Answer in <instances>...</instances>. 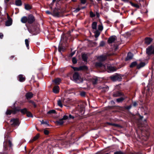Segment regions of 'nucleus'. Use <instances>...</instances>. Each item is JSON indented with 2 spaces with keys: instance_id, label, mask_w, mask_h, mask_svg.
<instances>
[{
  "instance_id": "4be33fe9",
  "label": "nucleus",
  "mask_w": 154,
  "mask_h": 154,
  "mask_svg": "<svg viewBox=\"0 0 154 154\" xmlns=\"http://www.w3.org/2000/svg\"><path fill=\"white\" fill-rule=\"evenodd\" d=\"M82 57L83 60L84 62H87L88 58L87 54H82Z\"/></svg>"
},
{
  "instance_id": "b1692460",
  "label": "nucleus",
  "mask_w": 154,
  "mask_h": 154,
  "mask_svg": "<svg viewBox=\"0 0 154 154\" xmlns=\"http://www.w3.org/2000/svg\"><path fill=\"white\" fill-rule=\"evenodd\" d=\"M97 23L96 22H93L92 24V28L93 29H97Z\"/></svg>"
},
{
  "instance_id": "864d4df0",
  "label": "nucleus",
  "mask_w": 154,
  "mask_h": 154,
  "mask_svg": "<svg viewBox=\"0 0 154 154\" xmlns=\"http://www.w3.org/2000/svg\"><path fill=\"white\" fill-rule=\"evenodd\" d=\"M131 105H129L128 106H126V108L128 110H129L131 108Z\"/></svg>"
},
{
  "instance_id": "39448f33",
  "label": "nucleus",
  "mask_w": 154,
  "mask_h": 154,
  "mask_svg": "<svg viewBox=\"0 0 154 154\" xmlns=\"http://www.w3.org/2000/svg\"><path fill=\"white\" fill-rule=\"evenodd\" d=\"M95 66L99 68L103 71L106 70V65H103L101 62L96 63Z\"/></svg>"
},
{
  "instance_id": "09e8293b",
  "label": "nucleus",
  "mask_w": 154,
  "mask_h": 154,
  "mask_svg": "<svg viewBox=\"0 0 154 154\" xmlns=\"http://www.w3.org/2000/svg\"><path fill=\"white\" fill-rule=\"evenodd\" d=\"M81 9L79 8H77L74 10V12L76 13L77 12L79 11Z\"/></svg>"
},
{
  "instance_id": "680f3d73",
  "label": "nucleus",
  "mask_w": 154,
  "mask_h": 154,
  "mask_svg": "<svg viewBox=\"0 0 154 154\" xmlns=\"http://www.w3.org/2000/svg\"><path fill=\"white\" fill-rule=\"evenodd\" d=\"M10 0H5V3H7Z\"/></svg>"
},
{
  "instance_id": "774afa93",
  "label": "nucleus",
  "mask_w": 154,
  "mask_h": 154,
  "mask_svg": "<svg viewBox=\"0 0 154 154\" xmlns=\"http://www.w3.org/2000/svg\"><path fill=\"white\" fill-rule=\"evenodd\" d=\"M96 1L97 2H99V1H101V0H96Z\"/></svg>"
},
{
  "instance_id": "f8f14e48",
  "label": "nucleus",
  "mask_w": 154,
  "mask_h": 154,
  "mask_svg": "<svg viewBox=\"0 0 154 154\" xmlns=\"http://www.w3.org/2000/svg\"><path fill=\"white\" fill-rule=\"evenodd\" d=\"M25 96L27 99H29L33 97V94L32 92H29L26 94Z\"/></svg>"
},
{
  "instance_id": "423d86ee",
  "label": "nucleus",
  "mask_w": 154,
  "mask_h": 154,
  "mask_svg": "<svg viewBox=\"0 0 154 154\" xmlns=\"http://www.w3.org/2000/svg\"><path fill=\"white\" fill-rule=\"evenodd\" d=\"M106 65V69L108 72H113L116 70V68L114 67H112L110 65Z\"/></svg>"
},
{
  "instance_id": "338daca9",
  "label": "nucleus",
  "mask_w": 154,
  "mask_h": 154,
  "mask_svg": "<svg viewBox=\"0 0 154 154\" xmlns=\"http://www.w3.org/2000/svg\"><path fill=\"white\" fill-rule=\"evenodd\" d=\"M105 0L106 1H112V0Z\"/></svg>"
},
{
  "instance_id": "79ce46f5",
  "label": "nucleus",
  "mask_w": 154,
  "mask_h": 154,
  "mask_svg": "<svg viewBox=\"0 0 154 154\" xmlns=\"http://www.w3.org/2000/svg\"><path fill=\"white\" fill-rule=\"evenodd\" d=\"M90 17H94L95 16V15L92 11L90 12Z\"/></svg>"
},
{
  "instance_id": "aec40b11",
  "label": "nucleus",
  "mask_w": 154,
  "mask_h": 154,
  "mask_svg": "<svg viewBox=\"0 0 154 154\" xmlns=\"http://www.w3.org/2000/svg\"><path fill=\"white\" fill-rule=\"evenodd\" d=\"M18 77L19 78V81L21 82H23L25 80V78L24 77H23L22 75H20Z\"/></svg>"
},
{
  "instance_id": "393cba45",
  "label": "nucleus",
  "mask_w": 154,
  "mask_h": 154,
  "mask_svg": "<svg viewBox=\"0 0 154 154\" xmlns=\"http://www.w3.org/2000/svg\"><path fill=\"white\" fill-rule=\"evenodd\" d=\"M15 5L18 6H20L22 5V2L20 0H17L15 1Z\"/></svg>"
},
{
  "instance_id": "6e6d98bb",
  "label": "nucleus",
  "mask_w": 154,
  "mask_h": 154,
  "mask_svg": "<svg viewBox=\"0 0 154 154\" xmlns=\"http://www.w3.org/2000/svg\"><path fill=\"white\" fill-rule=\"evenodd\" d=\"M70 119H73L74 118V117L73 116H72L71 115H69V117Z\"/></svg>"
},
{
  "instance_id": "7ed1b4c3",
  "label": "nucleus",
  "mask_w": 154,
  "mask_h": 154,
  "mask_svg": "<svg viewBox=\"0 0 154 154\" xmlns=\"http://www.w3.org/2000/svg\"><path fill=\"white\" fill-rule=\"evenodd\" d=\"M11 125L13 127L18 126L20 124L19 120L17 119H13L10 120Z\"/></svg>"
},
{
  "instance_id": "412c9836",
  "label": "nucleus",
  "mask_w": 154,
  "mask_h": 154,
  "mask_svg": "<svg viewBox=\"0 0 154 154\" xmlns=\"http://www.w3.org/2000/svg\"><path fill=\"white\" fill-rule=\"evenodd\" d=\"M56 123L59 125H63L64 123V122L62 119H61L58 121L56 122Z\"/></svg>"
},
{
  "instance_id": "2eb2a0df",
  "label": "nucleus",
  "mask_w": 154,
  "mask_h": 154,
  "mask_svg": "<svg viewBox=\"0 0 154 154\" xmlns=\"http://www.w3.org/2000/svg\"><path fill=\"white\" fill-rule=\"evenodd\" d=\"M59 87L58 86H54L53 89V92L57 94L59 92Z\"/></svg>"
},
{
  "instance_id": "cd10ccee",
  "label": "nucleus",
  "mask_w": 154,
  "mask_h": 154,
  "mask_svg": "<svg viewBox=\"0 0 154 154\" xmlns=\"http://www.w3.org/2000/svg\"><path fill=\"white\" fill-rule=\"evenodd\" d=\"M125 99V98L123 97L118 98L116 99V101L118 103H120L122 102Z\"/></svg>"
},
{
  "instance_id": "5701e85b",
  "label": "nucleus",
  "mask_w": 154,
  "mask_h": 154,
  "mask_svg": "<svg viewBox=\"0 0 154 154\" xmlns=\"http://www.w3.org/2000/svg\"><path fill=\"white\" fill-rule=\"evenodd\" d=\"M122 95V94L119 92H115L113 94V96L114 97H118Z\"/></svg>"
},
{
  "instance_id": "13d9d810",
  "label": "nucleus",
  "mask_w": 154,
  "mask_h": 154,
  "mask_svg": "<svg viewBox=\"0 0 154 154\" xmlns=\"http://www.w3.org/2000/svg\"><path fill=\"white\" fill-rule=\"evenodd\" d=\"M75 54V52L73 51L71 53V54H70V56L71 57H72V56H73Z\"/></svg>"
},
{
  "instance_id": "e2e57ef3",
  "label": "nucleus",
  "mask_w": 154,
  "mask_h": 154,
  "mask_svg": "<svg viewBox=\"0 0 154 154\" xmlns=\"http://www.w3.org/2000/svg\"><path fill=\"white\" fill-rule=\"evenodd\" d=\"M85 8H86V7L84 6V7H82L80 9H84Z\"/></svg>"
},
{
  "instance_id": "1a4fd4ad",
  "label": "nucleus",
  "mask_w": 154,
  "mask_h": 154,
  "mask_svg": "<svg viewBox=\"0 0 154 154\" xmlns=\"http://www.w3.org/2000/svg\"><path fill=\"white\" fill-rule=\"evenodd\" d=\"M52 15L55 17H59V13L56 8H55L53 11Z\"/></svg>"
},
{
  "instance_id": "c03bdc74",
  "label": "nucleus",
  "mask_w": 154,
  "mask_h": 154,
  "mask_svg": "<svg viewBox=\"0 0 154 154\" xmlns=\"http://www.w3.org/2000/svg\"><path fill=\"white\" fill-rule=\"evenodd\" d=\"M29 32L30 33H34V35H35V28H32L31 29V31H30L29 30Z\"/></svg>"
},
{
  "instance_id": "7c9ffc66",
  "label": "nucleus",
  "mask_w": 154,
  "mask_h": 154,
  "mask_svg": "<svg viewBox=\"0 0 154 154\" xmlns=\"http://www.w3.org/2000/svg\"><path fill=\"white\" fill-rule=\"evenodd\" d=\"M13 113V112L12 110H7L5 114L7 115H10L11 113Z\"/></svg>"
},
{
  "instance_id": "de8ad7c7",
  "label": "nucleus",
  "mask_w": 154,
  "mask_h": 154,
  "mask_svg": "<svg viewBox=\"0 0 154 154\" xmlns=\"http://www.w3.org/2000/svg\"><path fill=\"white\" fill-rule=\"evenodd\" d=\"M68 118V117L67 116L65 115L63 116V118L62 119L63 120H66Z\"/></svg>"
},
{
  "instance_id": "8fccbe9b",
  "label": "nucleus",
  "mask_w": 154,
  "mask_h": 154,
  "mask_svg": "<svg viewBox=\"0 0 154 154\" xmlns=\"http://www.w3.org/2000/svg\"><path fill=\"white\" fill-rule=\"evenodd\" d=\"M48 123H49V122L48 121H44V122L42 123H43V124L46 125L48 126L49 125H48Z\"/></svg>"
},
{
  "instance_id": "4d7b16f0",
  "label": "nucleus",
  "mask_w": 154,
  "mask_h": 154,
  "mask_svg": "<svg viewBox=\"0 0 154 154\" xmlns=\"http://www.w3.org/2000/svg\"><path fill=\"white\" fill-rule=\"evenodd\" d=\"M134 6L137 8H139V5L137 4H135L134 5Z\"/></svg>"
},
{
  "instance_id": "3c124183",
  "label": "nucleus",
  "mask_w": 154,
  "mask_h": 154,
  "mask_svg": "<svg viewBox=\"0 0 154 154\" xmlns=\"http://www.w3.org/2000/svg\"><path fill=\"white\" fill-rule=\"evenodd\" d=\"M81 2L83 4H85L86 2V0H81Z\"/></svg>"
},
{
  "instance_id": "4468645a",
  "label": "nucleus",
  "mask_w": 154,
  "mask_h": 154,
  "mask_svg": "<svg viewBox=\"0 0 154 154\" xmlns=\"http://www.w3.org/2000/svg\"><path fill=\"white\" fill-rule=\"evenodd\" d=\"M133 54L131 52H129L128 54L127 57L125 59L127 61L132 59L133 57Z\"/></svg>"
},
{
  "instance_id": "20e7f679",
  "label": "nucleus",
  "mask_w": 154,
  "mask_h": 154,
  "mask_svg": "<svg viewBox=\"0 0 154 154\" xmlns=\"http://www.w3.org/2000/svg\"><path fill=\"white\" fill-rule=\"evenodd\" d=\"M8 144L9 147L11 148L13 145L11 142L10 140H9L8 141L6 139L3 143L4 149L5 150H6Z\"/></svg>"
},
{
  "instance_id": "58836bf2",
  "label": "nucleus",
  "mask_w": 154,
  "mask_h": 154,
  "mask_svg": "<svg viewBox=\"0 0 154 154\" xmlns=\"http://www.w3.org/2000/svg\"><path fill=\"white\" fill-rule=\"evenodd\" d=\"M105 44V43L103 41H102L100 42L99 46H100L103 47L104 45Z\"/></svg>"
},
{
  "instance_id": "ddd939ff",
  "label": "nucleus",
  "mask_w": 154,
  "mask_h": 154,
  "mask_svg": "<svg viewBox=\"0 0 154 154\" xmlns=\"http://www.w3.org/2000/svg\"><path fill=\"white\" fill-rule=\"evenodd\" d=\"M106 55H101L99 56L97 58L100 61H103L106 60Z\"/></svg>"
},
{
  "instance_id": "f257e3e1",
  "label": "nucleus",
  "mask_w": 154,
  "mask_h": 154,
  "mask_svg": "<svg viewBox=\"0 0 154 154\" xmlns=\"http://www.w3.org/2000/svg\"><path fill=\"white\" fill-rule=\"evenodd\" d=\"M67 41V38L64 35H63L61 36V40L58 46V50L62 54L61 52L64 51V48L63 45V43H65Z\"/></svg>"
},
{
  "instance_id": "2f4dec72",
  "label": "nucleus",
  "mask_w": 154,
  "mask_h": 154,
  "mask_svg": "<svg viewBox=\"0 0 154 154\" xmlns=\"http://www.w3.org/2000/svg\"><path fill=\"white\" fill-rule=\"evenodd\" d=\"M25 8L26 10H29L31 8V7L29 5H25Z\"/></svg>"
},
{
  "instance_id": "9d476101",
  "label": "nucleus",
  "mask_w": 154,
  "mask_h": 154,
  "mask_svg": "<svg viewBox=\"0 0 154 154\" xmlns=\"http://www.w3.org/2000/svg\"><path fill=\"white\" fill-rule=\"evenodd\" d=\"M152 40V39L151 38H146L145 39V43L147 45H149L150 44Z\"/></svg>"
},
{
  "instance_id": "ea45409f",
  "label": "nucleus",
  "mask_w": 154,
  "mask_h": 154,
  "mask_svg": "<svg viewBox=\"0 0 154 154\" xmlns=\"http://www.w3.org/2000/svg\"><path fill=\"white\" fill-rule=\"evenodd\" d=\"M72 62L74 64H75L77 63V60L75 57H74L72 58Z\"/></svg>"
},
{
  "instance_id": "9b49d317",
  "label": "nucleus",
  "mask_w": 154,
  "mask_h": 154,
  "mask_svg": "<svg viewBox=\"0 0 154 154\" xmlns=\"http://www.w3.org/2000/svg\"><path fill=\"white\" fill-rule=\"evenodd\" d=\"M8 20L6 21L5 24L7 26H9L12 24V20L11 18H9L8 15Z\"/></svg>"
},
{
  "instance_id": "49530a36",
  "label": "nucleus",
  "mask_w": 154,
  "mask_h": 154,
  "mask_svg": "<svg viewBox=\"0 0 154 154\" xmlns=\"http://www.w3.org/2000/svg\"><path fill=\"white\" fill-rule=\"evenodd\" d=\"M44 133L45 135H48L49 134V131L45 129L44 130Z\"/></svg>"
},
{
  "instance_id": "bf43d9fd",
  "label": "nucleus",
  "mask_w": 154,
  "mask_h": 154,
  "mask_svg": "<svg viewBox=\"0 0 154 154\" xmlns=\"http://www.w3.org/2000/svg\"><path fill=\"white\" fill-rule=\"evenodd\" d=\"M3 34L2 33H0V38H2L3 37Z\"/></svg>"
},
{
  "instance_id": "c756f323",
  "label": "nucleus",
  "mask_w": 154,
  "mask_h": 154,
  "mask_svg": "<svg viewBox=\"0 0 154 154\" xmlns=\"http://www.w3.org/2000/svg\"><path fill=\"white\" fill-rule=\"evenodd\" d=\"M20 111V109L18 108H15L12 111L13 112V114H15L17 112H19Z\"/></svg>"
},
{
  "instance_id": "c85d7f7f",
  "label": "nucleus",
  "mask_w": 154,
  "mask_h": 154,
  "mask_svg": "<svg viewBox=\"0 0 154 154\" xmlns=\"http://www.w3.org/2000/svg\"><path fill=\"white\" fill-rule=\"evenodd\" d=\"M94 33L95 37L96 38H97L99 36L100 34V32L98 30H97L95 31Z\"/></svg>"
},
{
  "instance_id": "5fc2aeb1",
  "label": "nucleus",
  "mask_w": 154,
  "mask_h": 154,
  "mask_svg": "<svg viewBox=\"0 0 154 154\" xmlns=\"http://www.w3.org/2000/svg\"><path fill=\"white\" fill-rule=\"evenodd\" d=\"M45 12L46 14H51L52 15V13H51L49 11H45Z\"/></svg>"
},
{
  "instance_id": "c9c22d12",
  "label": "nucleus",
  "mask_w": 154,
  "mask_h": 154,
  "mask_svg": "<svg viewBox=\"0 0 154 154\" xmlns=\"http://www.w3.org/2000/svg\"><path fill=\"white\" fill-rule=\"evenodd\" d=\"M98 29L99 30L102 31L103 29L102 25V24L99 25L98 26Z\"/></svg>"
},
{
  "instance_id": "a19ab883",
  "label": "nucleus",
  "mask_w": 154,
  "mask_h": 154,
  "mask_svg": "<svg viewBox=\"0 0 154 154\" xmlns=\"http://www.w3.org/2000/svg\"><path fill=\"white\" fill-rule=\"evenodd\" d=\"M123 152L121 151L116 152H114V154H123Z\"/></svg>"
},
{
  "instance_id": "e433bc0d",
  "label": "nucleus",
  "mask_w": 154,
  "mask_h": 154,
  "mask_svg": "<svg viewBox=\"0 0 154 154\" xmlns=\"http://www.w3.org/2000/svg\"><path fill=\"white\" fill-rule=\"evenodd\" d=\"M39 135L37 134L32 139V141H34L37 139L39 137Z\"/></svg>"
},
{
  "instance_id": "a18cd8bd",
  "label": "nucleus",
  "mask_w": 154,
  "mask_h": 154,
  "mask_svg": "<svg viewBox=\"0 0 154 154\" xmlns=\"http://www.w3.org/2000/svg\"><path fill=\"white\" fill-rule=\"evenodd\" d=\"M118 77L117 76H113L111 78V79L113 80H117L118 79Z\"/></svg>"
},
{
  "instance_id": "473e14b6",
  "label": "nucleus",
  "mask_w": 154,
  "mask_h": 154,
  "mask_svg": "<svg viewBox=\"0 0 154 154\" xmlns=\"http://www.w3.org/2000/svg\"><path fill=\"white\" fill-rule=\"evenodd\" d=\"M56 111L55 110L52 109L50 110L47 112L48 114H52L56 113Z\"/></svg>"
},
{
  "instance_id": "0e129e2a",
  "label": "nucleus",
  "mask_w": 154,
  "mask_h": 154,
  "mask_svg": "<svg viewBox=\"0 0 154 154\" xmlns=\"http://www.w3.org/2000/svg\"><path fill=\"white\" fill-rule=\"evenodd\" d=\"M40 122H41V124H43V123H42L44 122V121L43 120H42V121H41Z\"/></svg>"
},
{
  "instance_id": "37998d69",
  "label": "nucleus",
  "mask_w": 154,
  "mask_h": 154,
  "mask_svg": "<svg viewBox=\"0 0 154 154\" xmlns=\"http://www.w3.org/2000/svg\"><path fill=\"white\" fill-rule=\"evenodd\" d=\"M29 102L30 103H32V105L34 106L35 107L36 106V105L35 104V103L33 101H29Z\"/></svg>"
},
{
  "instance_id": "4c0bfd02",
  "label": "nucleus",
  "mask_w": 154,
  "mask_h": 154,
  "mask_svg": "<svg viewBox=\"0 0 154 154\" xmlns=\"http://www.w3.org/2000/svg\"><path fill=\"white\" fill-rule=\"evenodd\" d=\"M27 116L28 117H32V113L29 112L27 111V112L26 113Z\"/></svg>"
},
{
  "instance_id": "f704fd0d",
  "label": "nucleus",
  "mask_w": 154,
  "mask_h": 154,
  "mask_svg": "<svg viewBox=\"0 0 154 154\" xmlns=\"http://www.w3.org/2000/svg\"><path fill=\"white\" fill-rule=\"evenodd\" d=\"M137 65V63L136 62H134L131 63L130 67H133L136 66Z\"/></svg>"
},
{
  "instance_id": "6e6552de",
  "label": "nucleus",
  "mask_w": 154,
  "mask_h": 154,
  "mask_svg": "<svg viewBox=\"0 0 154 154\" xmlns=\"http://www.w3.org/2000/svg\"><path fill=\"white\" fill-rule=\"evenodd\" d=\"M116 37L115 36H112L110 37L108 40L109 43L110 44L113 42L116 39Z\"/></svg>"
},
{
  "instance_id": "bb28decb",
  "label": "nucleus",
  "mask_w": 154,
  "mask_h": 154,
  "mask_svg": "<svg viewBox=\"0 0 154 154\" xmlns=\"http://www.w3.org/2000/svg\"><path fill=\"white\" fill-rule=\"evenodd\" d=\"M27 109L26 108H24L20 110L21 112L23 114H26L27 112Z\"/></svg>"
},
{
  "instance_id": "69168bd1",
  "label": "nucleus",
  "mask_w": 154,
  "mask_h": 154,
  "mask_svg": "<svg viewBox=\"0 0 154 154\" xmlns=\"http://www.w3.org/2000/svg\"><path fill=\"white\" fill-rule=\"evenodd\" d=\"M109 124L110 125H114L115 126V124H112V123H109Z\"/></svg>"
},
{
  "instance_id": "0eeeda50",
  "label": "nucleus",
  "mask_w": 154,
  "mask_h": 154,
  "mask_svg": "<svg viewBox=\"0 0 154 154\" xmlns=\"http://www.w3.org/2000/svg\"><path fill=\"white\" fill-rule=\"evenodd\" d=\"M28 23L31 24L32 23L35 21V17L32 15H30L28 16Z\"/></svg>"
},
{
  "instance_id": "f3484780",
  "label": "nucleus",
  "mask_w": 154,
  "mask_h": 154,
  "mask_svg": "<svg viewBox=\"0 0 154 154\" xmlns=\"http://www.w3.org/2000/svg\"><path fill=\"white\" fill-rule=\"evenodd\" d=\"M88 69V67L86 66H83L79 67L77 68L78 70H87Z\"/></svg>"
},
{
  "instance_id": "f03ea898",
  "label": "nucleus",
  "mask_w": 154,
  "mask_h": 154,
  "mask_svg": "<svg viewBox=\"0 0 154 154\" xmlns=\"http://www.w3.org/2000/svg\"><path fill=\"white\" fill-rule=\"evenodd\" d=\"M72 80L77 83H79L83 81V80L80 75L79 74L76 72L73 74Z\"/></svg>"
},
{
  "instance_id": "a211bd4d",
  "label": "nucleus",
  "mask_w": 154,
  "mask_h": 154,
  "mask_svg": "<svg viewBox=\"0 0 154 154\" xmlns=\"http://www.w3.org/2000/svg\"><path fill=\"white\" fill-rule=\"evenodd\" d=\"M21 21L23 23H26L27 22H28L27 17L26 16L23 17L21 18Z\"/></svg>"
},
{
  "instance_id": "72a5a7b5",
  "label": "nucleus",
  "mask_w": 154,
  "mask_h": 154,
  "mask_svg": "<svg viewBox=\"0 0 154 154\" xmlns=\"http://www.w3.org/2000/svg\"><path fill=\"white\" fill-rule=\"evenodd\" d=\"M57 104L61 107H63V105L61 101L60 100H59L57 101Z\"/></svg>"
},
{
  "instance_id": "603ef678",
  "label": "nucleus",
  "mask_w": 154,
  "mask_h": 154,
  "mask_svg": "<svg viewBox=\"0 0 154 154\" xmlns=\"http://www.w3.org/2000/svg\"><path fill=\"white\" fill-rule=\"evenodd\" d=\"M80 95L82 96H85V92H82L81 93Z\"/></svg>"
},
{
  "instance_id": "dca6fc26",
  "label": "nucleus",
  "mask_w": 154,
  "mask_h": 154,
  "mask_svg": "<svg viewBox=\"0 0 154 154\" xmlns=\"http://www.w3.org/2000/svg\"><path fill=\"white\" fill-rule=\"evenodd\" d=\"M146 65V63L144 62H141L139 64L137 65V68L140 69L144 66Z\"/></svg>"
},
{
  "instance_id": "052dcab7",
  "label": "nucleus",
  "mask_w": 154,
  "mask_h": 154,
  "mask_svg": "<svg viewBox=\"0 0 154 154\" xmlns=\"http://www.w3.org/2000/svg\"><path fill=\"white\" fill-rule=\"evenodd\" d=\"M133 105L134 106H135L137 105V103L136 102H134L133 103Z\"/></svg>"
},
{
  "instance_id": "a878e982",
  "label": "nucleus",
  "mask_w": 154,
  "mask_h": 154,
  "mask_svg": "<svg viewBox=\"0 0 154 154\" xmlns=\"http://www.w3.org/2000/svg\"><path fill=\"white\" fill-rule=\"evenodd\" d=\"M25 43L27 49H29V41L28 39H26L25 40Z\"/></svg>"
},
{
  "instance_id": "6ab92c4d",
  "label": "nucleus",
  "mask_w": 154,
  "mask_h": 154,
  "mask_svg": "<svg viewBox=\"0 0 154 154\" xmlns=\"http://www.w3.org/2000/svg\"><path fill=\"white\" fill-rule=\"evenodd\" d=\"M61 81V79L59 78L55 79L53 81L55 84L59 85L60 84V82Z\"/></svg>"
}]
</instances>
